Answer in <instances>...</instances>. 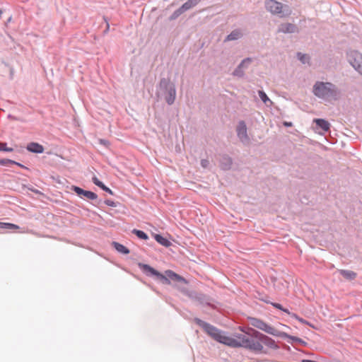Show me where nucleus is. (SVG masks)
Returning a JSON list of instances; mask_svg holds the SVG:
<instances>
[{
  "label": "nucleus",
  "mask_w": 362,
  "mask_h": 362,
  "mask_svg": "<svg viewBox=\"0 0 362 362\" xmlns=\"http://www.w3.org/2000/svg\"><path fill=\"white\" fill-rule=\"evenodd\" d=\"M242 344L243 348L255 354H267L263 344L273 350L279 349V346L272 338L254 328H249L248 331L244 334V337H242Z\"/></svg>",
  "instance_id": "f257e3e1"
},
{
  "label": "nucleus",
  "mask_w": 362,
  "mask_h": 362,
  "mask_svg": "<svg viewBox=\"0 0 362 362\" xmlns=\"http://www.w3.org/2000/svg\"><path fill=\"white\" fill-rule=\"evenodd\" d=\"M194 322L216 341L233 348L243 347L242 337H244V334H239L236 339L227 336L225 332L198 317H194Z\"/></svg>",
  "instance_id": "f03ea898"
},
{
  "label": "nucleus",
  "mask_w": 362,
  "mask_h": 362,
  "mask_svg": "<svg viewBox=\"0 0 362 362\" xmlns=\"http://www.w3.org/2000/svg\"><path fill=\"white\" fill-rule=\"evenodd\" d=\"M138 267L146 276L151 277L163 284L169 285L170 284V281L175 282H187L183 276L170 269L165 270V273L162 274L147 264L139 262Z\"/></svg>",
  "instance_id": "7ed1b4c3"
},
{
  "label": "nucleus",
  "mask_w": 362,
  "mask_h": 362,
  "mask_svg": "<svg viewBox=\"0 0 362 362\" xmlns=\"http://www.w3.org/2000/svg\"><path fill=\"white\" fill-rule=\"evenodd\" d=\"M313 93L323 100H337L339 95L338 88L330 82L316 81L313 85Z\"/></svg>",
  "instance_id": "20e7f679"
},
{
  "label": "nucleus",
  "mask_w": 362,
  "mask_h": 362,
  "mask_svg": "<svg viewBox=\"0 0 362 362\" xmlns=\"http://www.w3.org/2000/svg\"><path fill=\"white\" fill-rule=\"evenodd\" d=\"M176 87L169 78H161L157 86V95H161L168 105H172L176 99Z\"/></svg>",
  "instance_id": "39448f33"
},
{
  "label": "nucleus",
  "mask_w": 362,
  "mask_h": 362,
  "mask_svg": "<svg viewBox=\"0 0 362 362\" xmlns=\"http://www.w3.org/2000/svg\"><path fill=\"white\" fill-rule=\"evenodd\" d=\"M249 323L252 327L259 329L267 334H269L270 335L277 337L278 335H282L286 336L284 334V332L279 331L272 327V325H269L268 323L265 322L262 320L257 317H249L248 318Z\"/></svg>",
  "instance_id": "423d86ee"
},
{
  "label": "nucleus",
  "mask_w": 362,
  "mask_h": 362,
  "mask_svg": "<svg viewBox=\"0 0 362 362\" xmlns=\"http://www.w3.org/2000/svg\"><path fill=\"white\" fill-rule=\"evenodd\" d=\"M265 7L268 11L273 14L279 15L280 17H284L289 14L288 6L276 0L266 1Z\"/></svg>",
  "instance_id": "0eeeda50"
},
{
  "label": "nucleus",
  "mask_w": 362,
  "mask_h": 362,
  "mask_svg": "<svg viewBox=\"0 0 362 362\" xmlns=\"http://www.w3.org/2000/svg\"><path fill=\"white\" fill-rule=\"evenodd\" d=\"M346 58L351 66L362 75V54L357 50H349L346 52Z\"/></svg>",
  "instance_id": "6e6552de"
},
{
  "label": "nucleus",
  "mask_w": 362,
  "mask_h": 362,
  "mask_svg": "<svg viewBox=\"0 0 362 362\" xmlns=\"http://www.w3.org/2000/svg\"><path fill=\"white\" fill-rule=\"evenodd\" d=\"M237 136L240 141L244 144H248L250 142V138L247 135V126L243 120L238 122L236 127Z\"/></svg>",
  "instance_id": "1a4fd4ad"
},
{
  "label": "nucleus",
  "mask_w": 362,
  "mask_h": 362,
  "mask_svg": "<svg viewBox=\"0 0 362 362\" xmlns=\"http://www.w3.org/2000/svg\"><path fill=\"white\" fill-rule=\"evenodd\" d=\"M71 189L81 199L86 198L92 201L97 200L98 194L92 191L83 189L76 185H72Z\"/></svg>",
  "instance_id": "9d476101"
},
{
  "label": "nucleus",
  "mask_w": 362,
  "mask_h": 362,
  "mask_svg": "<svg viewBox=\"0 0 362 362\" xmlns=\"http://www.w3.org/2000/svg\"><path fill=\"white\" fill-rule=\"evenodd\" d=\"M218 162L220 168L223 171L230 170L232 168L233 159L228 154H221Z\"/></svg>",
  "instance_id": "9b49d317"
},
{
  "label": "nucleus",
  "mask_w": 362,
  "mask_h": 362,
  "mask_svg": "<svg viewBox=\"0 0 362 362\" xmlns=\"http://www.w3.org/2000/svg\"><path fill=\"white\" fill-rule=\"evenodd\" d=\"M195 300H197L199 304L204 306H207L214 309L216 307L212 304V298L204 293H197L195 297Z\"/></svg>",
  "instance_id": "f8f14e48"
},
{
  "label": "nucleus",
  "mask_w": 362,
  "mask_h": 362,
  "mask_svg": "<svg viewBox=\"0 0 362 362\" xmlns=\"http://www.w3.org/2000/svg\"><path fill=\"white\" fill-rule=\"evenodd\" d=\"M278 32L283 33H294L298 32V28L293 23H281L278 28Z\"/></svg>",
  "instance_id": "ddd939ff"
},
{
  "label": "nucleus",
  "mask_w": 362,
  "mask_h": 362,
  "mask_svg": "<svg viewBox=\"0 0 362 362\" xmlns=\"http://www.w3.org/2000/svg\"><path fill=\"white\" fill-rule=\"evenodd\" d=\"M26 149L33 153H42L44 152V146L37 142H30L27 144Z\"/></svg>",
  "instance_id": "4468645a"
},
{
  "label": "nucleus",
  "mask_w": 362,
  "mask_h": 362,
  "mask_svg": "<svg viewBox=\"0 0 362 362\" xmlns=\"http://www.w3.org/2000/svg\"><path fill=\"white\" fill-rule=\"evenodd\" d=\"M317 128L322 129L324 132H329L330 129V124L325 119L317 118L314 119Z\"/></svg>",
  "instance_id": "2eb2a0df"
},
{
  "label": "nucleus",
  "mask_w": 362,
  "mask_h": 362,
  "mask_svg": "<svg viewBox=\"0 0 362 362\" xmlns=\"http://www.w3.org/2000/svg\"><path fill=\"white\" fill-rule=\"evenodd\" d=\"M153 236L157 243L165 247H168L172 245L171 242L161 234L153 233Z\"/></svg>",
  "instance_id": "dca6fc26"
},
{
  "label": "nucleus",
  "mask_w": 362,
  "mask_h": 362,
  "mask_svg": "<svg viewBox=\"0 0 362 362\" xmlns=\"http://www.w3.org/2000/svg\"><path fill=\"white\" fill-rule=\"evenodd\" d=\"M112 245L114 249L120 254L128 255L130 253V250L128 247L118 242L113 241Z\"/></svg>",
  "instance_id": "f3484780"
},
{
  "label": "nucleus",
  "mask_w": 362,
  "mask_h": 362,
  "mask_svg": "<svg viewBox=\"0 0 362 362\" xmlns=\"http://www.w3.org/2000/svg\"><path fill=\"white\" fill-rule=\"evenodd\" d=\"M243 36V33L239 29L233 30L230 34H228L225 38V42L227 41H233L237 40L241 38Z\"/></svg>",
  "instance_id": "a211bd4d"
},
{
  "label": "nucleus",
  "mask_w": 362,
  "mask_h": 362,
  "mask_svg": "<svg viewBox=\"0 0 362 362\" xmlns=\"http://www.w3.org/2000/svg\"><path fill=\"white\" fill-rule=\"evenodd\" d=\"M339 272L344 279L349 281L354 280L357 276V274L351 270L340 269Z\"/></svg>",
  "instance_id": "6ab92c4d"
},
{
  "label": "nucleus",
  "mask_w": 362,
  "mask_h": 362,
  "mask_svg": "<svg viewBox=\"0 0 362 362\" xmlns=\"http://www.w3.org/2000/svg\"><path fill=\"white\" fill-rule=\"evenodd\" d=\"M202 0H187L180 7L184 12L197 6Z\"/></svg>",
  "instance_id": "aec40b11"
},
{
  "label": "nucleus",
  "mask_w": 362,
  "mask_h": 362,
  "mask_svg": "<svg viewBox=\"0 0 362 362\" xmlns=\"http://www.w3.org/2000/svg\"><path fill=\"white\" fill-rule=\"evenodd\" d=\"M286 336L278 335V337H281L283 339H289L292 341V342L298 343L299 344H305L306 343L300 338L295 336L290 335L286 332H284Z\"/></svg>",
  "instance_id": "412c9836"
},
{
  "label": "nucleus",
  "mask_w": 362,
  "mask_h": 362,
  "mask_svg": "<svg viewBox=\"0 0 362 362\" xmlns=\"http://www.w3.org/2000/svg\"><path fill=\"white\" fill-rule=\"evenodd\" d=\"M132 233L141 240H146L148 239V234L144 230L134 228Z\"/></svg>",
  "instance_id": "4be33fe9"
},
{
  "label": "nucleus",
  "mask_w": 362,
  "mask_h": 362,
  "mask_svg": "<svg viewBox=\"0 0 362 362\" xmlns=\"http://www.w3.org/2000/svg\"><path fill=\"white\" fill-rule=\"evenodd\" d=\"M18 228L19 226L14 223L0 222V230H16Z\"/></svg>",
  "instance_id": "5701e85b"
},
{
  "label": "nucleus",
  "mask_w": 362,
  "mask_h": 362,
  "mask_svg": "<svg viewBox=\"0 0 362 362\" xmlns=\"http://www.w3.org/2000/svg\"><path fill=\"white\" fill-rule=\"evenodd\" d=\"M258 95L261 100L267 105H268V103L272 104V100L269 98L266 93L263 90H258Z\"/></svg>",
  "instance_id": "b1692460"
},
{
  "label": "nucleus",
  "mask_w": 362,
  "mask_h": 362,
  "mask_svg": "<svg viewBox=\"0 0 362 362\" xmlns=\"http://www.w3.org/2000/svg\"><path fill=\"white\" fill-rule=\"evenodd\" d=\"M253 59L251 57H246L241 61V62L238 65L243 68V70L248 68L249 65L252 62Z\"/></svg>",
  "instance_id": "393cba45"
},
{
  "label": "nucleus",
  "mask_w": 362,
  "mask_h": 362,
  "mask_svg": "<svg viewBox=\"0 0 362 362\" xmlns=\"http://www.w3.org/2000/svg\"><path fill=\"white\" fill-rule=\"evenodd\" d=\"M184 12L183 10H182L181 7L176 9L170 16H169V21H175L176 20L180 15H182Z\"/></svg>",
  "instance_id": "a878e982"
},
{
  "label": "nucleus",
  "mask_w": 362,
  "mask_h": 362,
  "mask_svg": "<svg viewBox=\"0 0 362 362\" xmlns=\"http://www.w3.org/2000/svg\"><path fill=\"white\" fill-rule=\"evenodd\" d=\"M297 57L303 64H308L309 63L310 57L306 54H303L301 52H298L297 53Z\"/></svg>",
  "instance_id": "bb28decb"
},
{
  "label": "nucleus",
  "mask_w": 362,
  "mask_h": 362,
  "mask_svg": "<svg viewBox=\"0 0 362 362\" xmlns=\"http://www.w3.org/2000/svg\"><path fill=\"white\" fill-rule=\"evenodd\" d=\"M291 317L297 320L298 321H299L303 325H308L310 327H313L312 325L308 320H306L299 317L296 313H292L291 314Z\"/></svg>",
  "instance_id": "cd10ccee"
},
{
  "label": "nucleus",
  "mask_w": 362,
  "mask_h": 362,
  "mask_svg": "<svg viewBox=\"0 0 362 362\" xmlns=\"http://www.w3.org/2000/svg\"><path fill=\"white\" fill-rule=\"evenodd\" d=\"M233 75L237 76L238 78H242L244 76V70L242 67L238 66L233 71Z\"/></svg>",
  "instance_id": "c85d7f7f"
},
{
  "label": "nucleus",
  "mask_w": 362,
  "mask_h": 362,
  "mask_svg": "<svg viewBox=\"0 0 362 362\" xmlns=\"http://www.w3.org/2000/svg\"><path fill=\"white\" fill-rule=\"evenodd\" d=\"M13 148L8 147L6 142H0V151L12 152Z\"/></svg>",
  "instance_id": "c756f323"
},
{
  "label": "nucleus",
  "mask_w": 362,
  "mask_h": 362,
  "mask_svg": "<svg viewBox=\"0 0 362 362\" xmlns=\"http://www.w3.org/2000/svg\"><path fill=\"white\" fill-rule=\"evenodd\" d=\"M262 300L267 304H271L276 309H278L279 310H283V305L280 303L270 302L269 300H266V299H262Z\"/></svg>",
  "instance_id": "7c9ffc66"
},
{
  "label": "nucleus",
  "mask_w": 362,
  "mask_h": 362,
  "mask_svg": "<svg viewBox=\"0 0 362 362\" xmlns=\"http://www.w3.org/2000/svg\"><path fill=\"white\" fill-rule=\"evenodd\" d=\"M103 203L106 204L107 206H112V207H116L119 204V202H116L111 199H105L103 201Z\"/></svg>",
  "instance_id": "2f4dec72"
},
{
  "label": "nucleus",
  "mask_w": 362,
  "mask_h": 362,
  "mask_svg": "<svg viewBox=\"0 0 362 362\" xmlns=\"http://www.w3.org/2000/svg\"><path fill=\"white\" fill-rule=\"evenodd\" d=\"M13 163H14V160H11V159H8V158L0 159V165H1L7 166L10 164H13Z\"/></svg>",
  "instance_id": "473e14b6"
},
{
  "label": "nucleus",
  "mask_w": 362,
  "mask_h": 362,
  "mask_svg": "<svg viewBox=\"0 0 362 362\" xmlns=\"http://www.w3.org/2000/svg\"><path fill=\"white\" fill-rule=\"evenodd\" d=\"M92 182L98 187H100V186L103 185V182L100 181L96 176H93L92 177Z\"/></svg>",
  "instance_id": "72a5a7b5"
},
{
  "label": "nucleus",
  "mask_w": 362,
  "mask_h": 362,
  "mask_svg": "<svg viewBox=\"0 0 362 362\" xmlns=\"http://www.w3.org/2000/svg\"><path fill=\"white\" fill-rule=\"evenodd\" d=\"M100 188L109 194L114 195L113 191L110 187H107L104 183L103 185L100 186Z\"/></svg>",
  "instance_id": "f704fd0d"
},
{
  "label": "nucleus",
  "mask_w": 362,
  "mask_h": 362,
  "mask_svg": "<svg viewBox=\"0 0 362 362\" xmlns=\"http://www.w3.org/2000/svg\"><path fill=\"white\" fill-rule=\"evenodd\" d=\"M200 163L202 168H206L209 165V161L207 159H202Z\"/></svg>",
  "instance_id": "c9c22d12"
},
{
  "label": "nucleus",
  "mask_w": 362,
  "mask_h": 362,
  "mask_svg": "<svg viewBox=\"0 0 362 362\" xmlns=\"http://www.w3.org/2000/svg\"><path fill=\"white\" fill-rule=\"evenodd\" d=\"M104 21H105L106 23V28L105 30H104V33H107L109 30V28H110V24H109V22H108V19L106 17H104Z\"/></svg>",
  "instance_id": "e433bc0d"
},
{
  "label": "nucleus",
  "mask_w": 362,
  "mask_h": 362,
  "mask_svg": "<svg viewBox=\"0 0 362 362\" xmlns=\"http://www.w3.org/2000/svg\"><path fill=\"white\" fill-rule=\"evenodd\" d=\"M12 165H18V166H19V167H21V168H22L28 169V168H27V167H25L24 165H23V164H21V163H18V162H17V161H15V160H14V163H13V164H12Z\"/></svg>",
  "instance_id": "4c0bfd02"
},
{
  "label": "nucleus",
  "mask_w": 362,
  "mask_h": 362,
  "mask_svg": "<svg viewBox=\"0 0 362 362\" xmlns=\"http://www.w3.org/2000/svg\"><path fill=\"white\" fill-rule=\"evenodd\" d=\"M95 202V204H93L95 206H98L103 203V201L100 199L97 198V200H94Z\"/></svg>",
  "instance_id": "58836bf2"
},
{
  "label": "nucleus",
  "mask_w": 362,
  "mask_h": 362,
  "mask_svg": "<svg viewBox=\"0 0 362 362\" xmlns=\"http://www.w3.org/2000/svg\"><path fill=\"white\" fill-rule=\"evenodd\" d=\"M281 311H283V312H284V313H287V314H288V315H289L291 317V314L293 313H291V312L288 310V308H284V307H283V310H281Z\"/></svg>",
  "instance_id": "ea45409f"
},
{
  "label": "nucleus",
  "mask_w": 362,
  "mask_h": 362,
  "mask_svg": "<svg viewBox=\"0 0 362 362\" xmlns=\"http://www.w3.org/2000/svg\"><path fill=\"white\" fill-rule=\"evenodd\" d=\"M284 125L286 127H292L293 124H292V122H291L285 121V122H284Z\"/></svg>",
  "instance_id": "a19ab883"
},
{
  "label": "nucleus",
  "mask_w": 362,
  "mask_h": 362,
  "mask_svg": "<svg viewBox=\"0 0 362 362\" xmlns=\"http://www.w3.org/2000/svg\"><path fill=\"white\" fill-rule=\"evenodd\" d=\"M14 74V69L13 68L10 69V78L12 79Z\"/></svg>",
  "instance_id": "79ce46f5"
},
{
  "label": "nucleus",
  "mask_w": 362,
  "mask_h": 362,
  "mask_svg": "<svg viewBox=\"0 0 362 362\" xmlns=\"http://www.w3.org/2000/svg\"><path fill=\"white\" fill-rule=\"evenodd\" d=\"M100 144H106L108 143V141L107 140H105V139H100Z\"/></svg>",
  "instance_id": "37998d69"
},
{
  "label": "nucleus",
  "mask_w": 362,
  "mask_h": 362,
  "mask_svg": "<svg viewBox=\"0 0 362 362\" xmlns=\"http://www.w3.org/2000/svg\"><path fill=\"white\" fill-rule=\"evenodd\" d=\"M11 21V17H10L8 19V22H10Z\"/></svg>",
  "instance_id": "c03bdc74"
}]
</instances>
